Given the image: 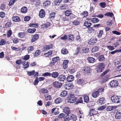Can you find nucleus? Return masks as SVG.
Segmentation results:
<instances>
[{"instance_id": "f257e3e1", "label": "nucleus", "mask_w": 121, "mask_h": 121, "mask_svg": "<svg viewBox=\"0 0 121 121\" xmlns=\"http://www.w3.org/2000/svg\"><path fill=\"white\" fill-rule=\"evenodd\" d=\"M60 59L59 56L55 57L52 58V61L49 63V66L52 67L55 64H57L60 62Z\"/></svg>"}, {"instance_id": "f03ea898", "label": "nucleus", "mask_w": 121, "mask_h": 121, "mask_svg": "<svg viewBox=\"0 0 121 121\" xmlns=\"http://www.w3.org/2000/svg\"><path fill=\"white\" fill-rule=\"evenodd\" d=\"M68 102L69 103H73L75 102L77 98L75 97L73 94H70L67 98Z\"/></svg>"}, {"instance_id": "7ed1b4c3", "label": "nucleus", "mask_w": 121, "mask_h": 121, "mask_svg": "<svg viewBox=\"0 0 121 121\" xmlns=\"http://www.w3.org/2000/svg\"><path fill=\"white\" fill-rule=\"evenodd\" d=\"M104 63H101L99 64L97 68V72L98 73L102 72L104 69Z\"/></svg>"}, {"instance_id": "20e7f679", "label": "nucleus", "mask_w": 121, "mask_h": 121, "mask_svg": "<svg viewBox=\"0 0 121 121\" xmlns=\"http://www.w3.org/2000/svg\"><path fill=\"white\" fill-rule=\"evenodd\" d=\"M111 99L112 102L115 103H119L120 102L119 97L116 95H114L112 97Z\"/></svg>"}, {"instance_id": "39448f33", "label": "nucleus", "mask_w": 121, "mask_h": 121, "mask_svg": "<svg viewBox=\"0 0 121 121\" xmlns=\"http://www.w3.org/2000/svg\"><path fill=\"white\" fill-rule=\"evenodd\" d=\"M83 71L86 74H90L92 72V70L90 67H85L83 69Z\"/></svg>"}, {"instance_id": "423d86ee", "label": "nucleus", "mask_w": 121, "mask_h": 121, "mask_svg": "<svg viewBox=\"0 0 121 121\" xmlns=\"http://www.w3.org/2000/svg\"><path fill=\"white\" fill-rule=\"evenodd\" d=\"M53 86L57 88H59L62 85V84L58 81H55L53 83Z\"/></svg>"}, {"instance_id": "0eeeda50", "label": "nucleus", "mask_w": 121, "mask_h": 121, "mask_svg": "<svg viewBox=\"0 0 121 121\" xmlns=\"http://www.w3.org/2000/svg\"><path fill=\"white\" fill-rule=\"evenodd\" d=\"M118 83L117 81L116 80H113L109 83L110 86L111 87H115L118 86Z\"/></svg>"}, {"instance_id": "6e6552de", "label": "nucleus", "mask_w": 121, "mask_h": 121, "mask_svg": "<svg viewBox=\"0 0 121 121\" xmlns=\"http://www.w3.org/2000/svg\"><path fill=\"white\" fill-rule=\"evenodd\" d=\"M68 116V117L65 118L67 120H72L73 121H75L77 120V117L74 115L72 114Z\"/></svg>"}, {"instance_id": "1a4fd4ad", "label": "nucleus", "mask_w": 121, "mask_h": 121, "mask_svg": "<svg viewBox=\"0 0 121 121\" xmlns=\"http://www.w3.org/2000/svg\"><path fill=\"white\" fill-rule=\"evenodd\" d=\"M53 45L52 44H50L49 45H46L44 46L43 48V50L45 51L48 50L53 47Z\"/></svg>"}, {"instance_id": "9d476101", "label": "nucleus", "mask_w": 121, "mask_h": 121, "mask_svg": "<svg viewBox=\"0 0 121 121\" xmlns=\"http://www.w3.org/2000/svg\"><path fill=\"white\" fill-rule=\"evenodd\" d=\"M97 113L98 112L95 109H92L90 110L88 116L91 117L94 115H96Z\"/></svg>"}, {"instance_id": "9b49d317", "label": "nucleus", "mask_w": 121, "mask_h": 121, "mask_svg": "<svg viewBox=\"0 0 121 121\" xmlns=\"http://www.w3.org/2000/svg\"><path fill=\"white\" fill-rule=\"evenodd\" d=\"M45 11L43 9H41L39 11V17L42 18H43L45 16Z\"/></svg>"}, {"instance_id": "f8f14e48", "label": "nucleus", "mask_w": 121, "mask_h": 121, "mask_svg": "<svg viewBox=\"0 0 121 121\" xmlns=\"http://www.w3.org/2000/svg\"><path fill=\"white\" fill-rule=\"evenodd\" d=\"M39 35L38 34H36L33 36L31 39V42H33L37 40L39 38Z\"/></svg>"}, {"instance_id": "ddd939ff", "label": "nucleus", "mask_w": 121, "mask_h": 121, "mask_svg": "<svg viewBox=\"0 0 121 121\" xmlns=\"http://www.w3.org/2000/svg\"><path fill=\"white\" fill-rule=\"evenodd\" d=\"M58 79V80L60 81H64L66 79V77L65 75L62 74L59 75Z\"/></svg>"}, {"instance_id": "4468645a", "label": "nucleus", "mask_w": 121, "mask_h": 121, "mask_svg": "<svg viewBox=\"0 0 121 121\" xmlns=\"http://www.w3.org/2000/svg\"><path fill=\"white\" fill-rule=\"evenodd\" d=\"M64 112L68 116L69 114L70 113L71 111L70 108L68 107H65L63 109Z\"/></svg>"}, {"instance_id": "2eb2a0df", "label": "nucleus", "mask_w": 121, "mask_h": 121, "mask_svg": "<svg viewBox=\"0 0 121 121\" xmlns=\"http://www.w3.org/2000/svg\"><path fill=\"white\" fill-rule=\"evenodd\" d=\"M97 41V39L96 38L94 39H91L89 41V44L91 45H93L95 44Z\"/></svg>"}, {"instance_id": "dca6fc26", "label": "nucleus", "mask_w": 121, "mask_h": 121, "mask_svg": "<svg viewBox=\"0 0 121 121\" xmlns=\"http://www.w3.org/2000/svg\"><path fill=\"white\" fill-rule=\"evenodd\" d=\"M51 3V1L49 0H46L43 3V5L45 7H46L49 6Z\"/></svg>"}, {"instance_id": "f3484780", "label": "nucleus", "mask_w": 121, "mask_h": 121, "mask_svg": "<svg viewBox=\"0 0 121 121\" xmlns=\"http://www.w3.org/2000/svg\"><path fill=\"white\" fill-rule=\"evenodd\" d=\"M92 25L91 23L89 21H85L84 23L83 26H85L87 28H89Z\"/></svg>"}, {"instance_id": "a211bd4d", "label": "nucleus", "mask_w": 121, "mask_h": 121, "mask_svg": "<svg viewBox=\"0 0 121 121\" xmlns=\"http://www.w3.org/2000/svg\"><path fill=\"white\" fill-rule=\"evenodd\" d=\"M53 51L50 50L47 53H45L44 54L46 57H49L52 56L53 55Z\"/></svg>"}, {"instance_id": "6ab92c4d", "label": "nucleus", "mask_w": 121, "mask_h": 121, "mask_svg": "<svg viewBox=\"0 0 121 121\" xmlns=\"http://www.w3.org/2000/svg\"><path fill=\"white\" fill-rule=\"evenodd\" d=\"M74 78V77L73 76V75H70L67 77L66 80L68 82H70L73 81Z\"/></svg>"}, {"instance_id": "aec40b11", "label": "nucleus", "mask_w": 121, "mask_h": 121, "mask_svg": "<svg viewBox=\"0 0 121 121\" xmlns=\"http://www.w3.org/2000/svg\"><path fill=\"white\" fill-rule=\"evenodd\" d=\"M87 59L88 62L90 63H93L95 61V59L92 57H88Z\"/></svg>"}, {"instance_id": "412c9836", "label": "nucleus", "mask_w": 121, "mask_h": 121, "mask_svg": "<svg viewBox=\"0 0 121 121\" xmlns=\"http://www.w3.org/2000/svg\"><path fill=\"white\" fill-rule=\"evenodd\" d=\"M69 62V61L68 60H65L64 61L63 65L64 69H66L68 67V64Z\"/></svg>"}, {"instance_id": "4be33fe9", "label": "nucleus", "mask_w": 121, "mask_h": 121, "mask_svg": "<svg viewBox=\"0 0 121 121\" xmlns=\"http://www.w3.org/2000/svg\"><path fill=\"white\" fill-rule=\"evenodd\" d=\"M18 36L19 37L21 38L25 37L26 35V33L24 32H19L18 34Z\"/></svg>"}, {"instance_id": "5701e85b", "label": "nucleus", "mask_w": 121, "mask_h": 121, "mask_svg": "<svg viewBox=\"0 0 121 121\" xmlns=\"http://www.w3.org/2000/svg\"><path fill=\"white\" fill-rule=\"evenodd\" d=\"M116 118L117 119L121 118V112L117 111L115 116Z\"/></svg>"}, {"instance_id": "b1692460", "label": "nucleus", "mask_w": 121, "mask_h": 121, "mask_svg": "<svg viewBox=\"0 0 121 121\" xmlns=\"http://www.w3.org/2000/svg\"><path fill=\"white\" fill-rule=\"evenodd\" d=\"M72 86L71 83H66L64 86V87L66 89H70Z\"/></svg>"}, {"instance_id": "393cba45", "label": "nucleus", "mask_w": 121, "mask_h": 121, "mask_svg": "<svg viewBox=\"0 0 121 121\" xmlns=\"http://www.w3.org/2000/svg\"><path fill=\"white\" fill-rule=\"evenodd\" d=\"M98 102L100 104H104L105 102V99L103 97L100 98L98 100Z\"/></svg>"}, {"instance_id": "a878e982", "label": "nucleus", "mask_w": 121, "mask_h": 121, "mask_svg": "<svg viewBox=\"0 0 121 121\" xmlns=\"http://www.w3.org/2000/svg\"><path fill=\"white\" fill-rule=\"evenodd\" d=\"M13 20L15 22H18L20 21V17L17 16H15L12 17Z\"/></svg>"}, {"instance_id": "bb28decb", "label": "nucleus", "mask_w": 121, "mask_h": 121, "mask_svg": "<svg viewBox=\"0 0 121 121\" xmlns=\"http://www.w3.org/2000/svg\"><path fill=\"white\" fill-rule=\"evenodd\" d=\"M99 95V93L97 91H94L92 93V97L94 98L97 97Z\"/></svg>"}, {"instance_id": "cd10ccee", "label": "nucleus", "mask_w": 121, "mask_h": 121, "mask_svg": "<svg viewBox=\"0 0 121 121\" xmlns=\"http://www.w3.org/2000/svg\"><path fill=\"white\" fill-rule=\"evenodd\" d=\"M88 20H91V22L94 23H96L99 22V19L96 18H93Z\"/></svg>"}, {"instance_id": "c85d7f7f", "label": "nucleus", "mask_w": 121, "mask_h": 121, "mask_svg": "<svg viewBox=\"0 0 121 121\" xmlns=\"http://www.w3.org/2000/svg\"><path fill=\"white\" fill-rule=\"evenodd\" d=\"M59 75V74L58 72H53L51 74L52 77L55 78L57 77Z\"/></svg>"}, {"instance_id": "c756f323", "label": "nucleus", "mask_w": 121, "mask_h": 121, "mask_svg": "<svg viewBox=\"0 0 121 121\" xmlns=\"http://www.w3.org/2000/svg\"><path fill=\"white\" fill-rule=\"evenodd\" d=\"M21 11L22 13H25L27 11V8L25 6H23L22 7L21 9Z\"/></svg>"}, {"instance_id": "7c9ffc66", "label": "nucleus", "mask_w": 121, "mask_h": 121, "mask_svg": "<svg viewBox=\"0 0 121 121\" xmlns=\"http://www.w3.org/2000/svg\"><path fill=\"white\" fill-rule=\"evenodd\" d=\"M63 100L62 98H58L56 99L55 100V102L56 104H58L61 103Z\"/></svg>"}, {"instance_id": "2f4dec72", "label": "nucleus", "mask_w": 121, "mask_h": 121, "mask_svg": "<svg viewBox=\"0 0 121 121\" xmlns=\"http://www.w3.org/2000/svg\"><path fill=\"white\" fill-rule=\"evenodd\" d=\"M41 52L40 50H38L36 51L34 54V57H36L40 55Z\"/></svg>"}, {"instance_id": "473e14b6", "label": "nucleus", "mask_w": 121, "mask_h": 121, "mask_svg": "<svg viewBox=\"0 0 121 121\" xmlns=\"http://www.w3.org/2000/svg\"><path fill=\"white\" fill-rule=\"evenodd\" d=\"M82 52L83 53H86L88 52L89 49L87 47L83 48H81Z\"/></svg>"}, {"instance_id": "72a5a7b5", "label": "nucleus", "mask_w": 121, "mask_h": 121, "mask_svg": "<svg viewBox=\"0 0 121 121\" xmlns=\"http://www.w3.org/2000/svg\"><path fill=\"white\" fill-rule=\"evenodd\" d=\"M68 92L65 91H62L60 95L61 97H65L67 95Z\"/></svg>"}, {"instance_id": "f704fd0d", "label": "nucleus", "mask_w": 121, "mask_h": 121, "mask_svg": "<svg viewBox=\"0 0 121 121\" xmlns=\"http://www.w3.org/2000/svg\"><path fill=\"white\" fill-rule=\"evenodd\" d=\"M99 49V48L98 46H95L92 48L91 52L92 53H94L98 51Z\"/></svg>"}, {"instance_id": "c9c22d12", "label": "nucleus", "mask_w": 121, "mask_h": 121, "mask_svg": "<svg viewBox=\"0 0 121 121\" xmlns=\"http://www.w3.org/2000/svg\"><path fill=\"white\" fill-rule=\"evenodd\" d=\"M89 97L88 95H86L84 96V100L85 102L88 103L89 102Z\"/></svg>"}, {"instance_id": "e433bc0d", "label": "nucleus", "mask_w": 121, "mask_h": 121, "mask_svg": "<svg viewBox=\"0 0 121 121\" xmlns=\"http://www.w3.org/2000/svg\"><path fill=\"white\" fill-rule=\"evenodd\" d=\"M34 49V48L33 46H30L27 49V51L28 53L32 51Z\"/></svg>"}, {"instance_id": "4c0bfd02", "label": "nucleus", "mask_w": 121, "mask_h": 121, "mask_svg": "<svg viewBox=\"0 0 121 121\" xmlns=\"http://www.w3.org/2000/svg\"><path fill=\"white\" fill-rule=\"evenodd\" d=\"M99 60L100 61H104L105 60V58L103 55H101L98 58Z\"/></svg>"}, {"instance_id": "58836bf2", "label": "nucleus", "mask_w": 121, "mask_h": 121, "mask_svg": "<svg viewBox=\"0 0 121 121\" xmlns=\"http://www.w3.org/2000/svg\"><path fill=\"white\" fill-rule=\"evenodd\" d=\"M61 52L62 54L65 55L68 54V52L67 49L66 48H63L61 49Z\"/></svg>"}, {"instance_id": "ea45409f", "label": "nucleus", "mask_w": 121, "mask_h": 121, "mask_svg": "<svg viewBox=\"0 0 121 121\" xmlns=\"http://www.w3.org/2000/svg\"><path fill=\"white\" fill-rule=\"evenodd\" d=\"M12 23L11 22H8L5 24V26L6 28H7L11 27Z\"/></svg>"}, {"instance_id": "a19ab883", "label": "nucleus", "mask_w": 121, "mask_h": 121, "mask_svg": "<svg viewBox=\"0 0 121 121\" xmlns=\"http://www.w3.org/2000/svg\"><path fill=\"white\" fill-rule=\"evenodd\" d=\"M36 30V29L35 28L32 29L29 28L27 30V31L29 33H34Z\"/></svg>"}, {"instance_id": "79ce46f5", "label": "nucleus", "mask_w": 121, "mask_h": 121, "mask_svg": "<svg viewBox=\"0 0 121 121\" xmlns=\"http://www.w3.org/2000/svg\"><path fill=\"white\" fill-rule=\"evenodd\" d=\"M29 26L30 27H33L36 28L37 27H38L39 26L38 24L37 23H30Z\"/></svg>"}, {"instance_id": "37998d69", "label": "nucleus", "mask_w": 121, "mask_h": 121, "mask_svg": "<svg viewBox=\"0 0 121 121\" xmlns=\"http://www.w3.org/2000/svg\"><path fill=\"white\" fill-rule=\"evenodd\" d=\"M65 15L67 16H69L72 14V11L69 10L66 11L65 13Z\"/></svg>"}, {"instance_id": "c03bdc74", "label": "nucleus", "mask_w": 121, "mask_h": 121, "mask_svg": "<svg viewBox=\"0 0 121 121\" xmlns=\"http://www.w3.org/2000/svg\"><path fill=\"white\" fill-rule=\"evenodd\" d=\"M40 92L43 94H45L48 92V91L46 89L44 88L40 89Z\"/></svg>"}, {"instance_id": "a18cd8bd", "label": "nucleus", "mask_w": 121, "mask_h": 121, "mask_svg": "<svg viewBox=\"0 0 121 121\" xmlns=\"http://www.w3.org/2000/svg\"><path fill=\"white\" fill-rule=\"evenodd\" d=\"M103 30H99V33H98L97 36L99 38H100L102 36V34H103Z\"/></svg>"}, {"instance_id": "49530a36", "label": "nucleus", "mask_w": 121, "mask_h": 121, "mask_svg": "<svg viewBox=\"0 0 121 121\" xmlns=\"http://www.w3.org/2000/svg\"><path fill=\"white\" fill-rule=\"evenodd\" d=\"M77 83L79 85H81L84 83V81L82 79H80L77 80Z\"/></svg>"}, {"instance_id": "de8ad7c7", "label": "nucleus", "mask_w": 121, "mask_h": 121, "mask_svg": "<svg viewBox=\"0 0 121 121\" xmlns=\"http://www.w3.org/2000/svg\"><path fill=\"white\" fill-rule=\"evenodd\" d=\"M82 15L83 16V17H84L88 15V13L87 11H84L81 13Z\"/></svg>"}, {"instance_id": "09e8293b", "label": "nucleus", "mask_w": 121, "mask_h": 121, "mask_svg": "<svg viewBox=\"0 0 121 121\" xmlns=\"http://www.w3.org/2000/svg\"><path fill=\"white\" fill-rule=\"evenodd\" d=\"M83 98L81 97H79V98L78 99L77 101L76 102V103L78 104L79 103H82Z\"/></svg>"}, {"instance_id": "8fccbe9b", "label": "nucleus", "mask_w": 121, "mask_h": 121, "mask_svg": "<svg viewBox=\"0 0 121 121\" xmlns=\"http://www.w3.org/2000/svg\"><path fill=\"white\" fill-rule=\"evenodd\" d=\"M35 73V71L34 70H33L31 71H28L27 74L28 75L30 76L34 74Z\"/></svg>"}, {"instance_id": "3c124183", "label": "nucleus", "mask_w": 121, "mask_h": 121, "mask_svg": "<svg viewBox=\"0 0 121 121\" xmlns=\"http://www.w3.org/2000/svg\"><path fill=\"white\" fill-rule=\"evenodd\" d=\"M6 5L4 4L3 3L1 4L0 6V9L2 10H4L6 9Z\"/></svg>"}, {"instance_id": "603ef678", "label": "nucleus", "mask_w": 121, "mask_h": 121, "mask_svg": "<svg viewBox=\"0 0 121 121\" xmlns=\"http://www.w3.org/2000/svg\"><path fill=\"white\" fill-rule=\"evenodd\" d=\"M73 25L74 26H77L80 24V22L76 20H75L73 21Z\"/></svg>"}, {"instance_id": "864d4df0", "label": "nucleus", "mask_w": 121, "mask_h": 121, "mask_svg": "<svg viewBox=\"0 0 121 121\" xmlns=\"http://www.w3.org/2000/svg\"><path fill=\"white\" fill-rule=\"evenodd\" d=\"M67 6L65 4H63L60 6V9L61 10H65L66 9Z\"/></svg>"}, {"instance_id": "5fc2aeb1", "label": "nucleus", "mask_w": 121, "mask_h": 121, "mask_svg": "<svg viewBox=\"0 0 121 121\" xmlns=\"http://www.w3.org/2000/svg\"><path fill=\"white\" fill-rule=\"evenodd\" d=\"M12 34V32L11 30H9L7 31V37L8 38L10 37L11 36Z\"/></svg>"}, {"instance_id": "6e6d98bb", "label": "nucleus", "mask_w": 121, "mask_h": 121, "mask_svg": "<svg viewBox=\"0 0 121 121\" xmlns=\"http://www.w3.org/2000/svg\"><path fill=\"white\" fill-rule=\"evenodd\" d=\"M56 13L55 12H52L50 15L49 17L51 18H53L55 17Z\"/></svg>"}, {"instance_id": "4d7b16f0", "label": "nucleus", "mask_w": 121, "mask_h": 121, "mask_svg": "<svg viewBox=\"0 0 121 121\" xmlns=\"http://www.w3.org/2000/svg\"><path fill=\"white\" fill-rule=\"evenodd\" d=\"M62 1V0H55L54 3L56 5H58Z\"/></svg>"}, {"instance_id": "13d9d810", "label": "nucleus", "mask_w": 121, "mask_h": 121, "mask_svg": "<svg viewBox=\"0 0 121 121\" xmlns=\"http://www.w3.org/2000/svg\"><path fill=\"white\" fill-rule=\"evenodd\" d=\"M17 0H10L9 2V6H11L13 5Z\"/></svg>"}, {"instance_id": "bf43d9fd", "label": "nucleus", "mask_w": 121, "mask_h": 121, "mask_svg": "<svg viewBox=\"0 0 121 121\" xmlns=\"http://www.w3.org/2000/svg\"><path fill=\"white\" fill-rule=\"evenodd\" d=\"M106 47L110 51H112L114 50L115 49L114 46L111 45L107 46Z\"/></svg>"}, {"instance_id": "052dcab7", "label": "nucleus", "mask_w": 121, "mask_h": 121, "mask_svg": "<svg viewBox=\"0 0 121 121\" xmlns=\"http://www.w3.org/2000/svg\"><path fill=\"white\" fill-rule=\"evenodd\" d=\"M104 15L108 16H109L110 17H112L114 16V14L112 13L108 12L104 14Z\"/></svg>"}, {"instance_id": "680f3d73", "label": "nucleus", "mask_w": 121, "mask_h": 121, "mask_svg": "<svg viewBox=\"0 0 121 121\" xmlns=\"http://www.w3.org/2000/svg\"><path fill=\"white\" fill-rule=\"evenodd\" d=\"M51 73L49 72H47L44 73L43 74H42V76L44 77L48 76H51Z\"/></svg>"}, {"instance_id": "e2e57ef3", "label": "nucleus", "mask_w": 121, "mask_h": 121, "mask_svg": "<svg viewBox=\"0 0 121 121\" xmlns=\"http://www.w3.org/2000/svg\"><path fill=\"white\" fill-rule=\"evenodd\" d=\"M99 5L101 7L104 8L106 7V3L104 2H102L100 3Z\"/></svg>"}, {"instance_id": "0e129e2a", "label": "nucleus", "mask_w": 121, "mask_h": 121, "mask_svg": "<svg viewBox=\"0 0 121 121\" xmlns=\"http://www.w3.org/2000/svg\"><path fill=\"white\" fill-rule=\"evenodd\" d=\"M69 39L70 40H73L74 39V36L73 35L70 34L68 35Z\"/></svg>"}, {"instance_id": "69168bd1", "label": "nucleus", "mask_w": 121, "mask_h": 121, "mask_svg": "<svg viewBox=\"0 0 121 121\" xmlns=\"http://www.w3.org/2000/svg\"><path fill=\"white\" fill-rule=\"evenodd\" d=\"M109 71V69H107L101 73V76H103L107 74Z\"/></svg>"}, {"instance_id": "338daca9", "label": "nucleus", "mask_w": 121, "mask_h": 121, "mask_svg": "<svg viewBox=\"0 0 121 121\" xmlns=\"http://www.w3.org/2000/svg\"><path fill=\"white\" fill-rule=\"evenodd\" d=\"M5 14L4 12L1 11L0 12V17L2 18H4L5 17Z\"/></svg>"}, {"instance_id": "774afa93", "label": "nucleus", "mask_w": 121, "mask_h": 121, "mask_svg": "<svg viewBox=\"0 0 121 121\" xmlns=\"http://www.w3.org/2000/svg\"><path fill=\"white\" fill-rule=\"evenodd\" d=\"M6 43V42L3 39H1L0 41V45L1 46L5 45Z\"/></svg>"}]
</instances>
